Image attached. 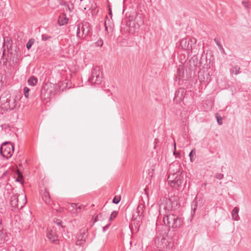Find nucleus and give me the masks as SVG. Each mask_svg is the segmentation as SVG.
Segmentation results:
<instances>
[{"mask_svg": "<svg viewBox=\"0 0 251 251\" xmlns=\"http://www.w3.org/2000/svg\"><path fill=\"white\" fill-rule=\"evenodd\" d=\"M177 198L174 197L166 200L165 203H161L160 205V211L162 208L166 211L165 217L163 218L164 224L170 228H176L179 227L182 224L183 220L181 218L174 214H168L169 211L175 210L178 207Z\"/></svg>", "mask_w": 251, "mask_h": 251, "instance_id": "1", "label": "nucleus"}, {"mask_svg": "<svg viewBox=\"0 0 251 251\" xmlns=\"http://www.w3.org/2000/svg\"><path fill=\"white\" fill-rule=\"evenodd\" d=\"M180 167L177 163L172 164L169 166L167 180L170 186L174 188H178L183 181V176L179 170Z\"/></svg>", "mask_w": 251, "mask_h": 251, "instance_id": "2", "label": "nucleus"}, {"mask_svg": "<svg viewBox=\"0 0 251 251\" xmlns=\"http://www.w3.org/2000/svg\"><path fill=\"white\" fill-rule=\"evenodd\" d=\"M0 101L3 107L6 110H13L16 105V97L11 96L8 92H5L1 95Z\"/></svg>", "mask_w": 251, "mask_h": 251, "instance_id": "3", "label": "nucleus"}, {"mask_svg": "<svg viewBox=\"0 0 251 251\" xmlns=\"http://www.w3.org/2000/svg\"><path fill=\"white\" fill-rule=\"evenodd\" d=\"M11 206L18 209L22 208L26 203V197L25 194H14L10 198Z\"/></svg>", "mask_w": 251, "mask_h": 251, "instance_id": "4", "label": "nucleus"}, {"mask_svg": "<svg viewBox=\"0 0 251 251\" xmlns=\"http://www.w3.org/2000/svg\"><path fill=\"white\" fill-rule=\"evenodd\" d=\"M101 72L99 67H94L91 72V76L88 78L89 82L93 84H99L101 82Z\"/></svg>", "mask_w": 251, "mask_h": 251, "instance_id": "5", "label": "nucleus"}, {"mask_svg": "<svg viewBox=\"0 0 251 251\" xmlns=\"http://www.w3.org/2000/svg\"><path fill=\"white\" fill-rule=\"evenodd\" d=\"M1 154L6 158L10 157L14 152V146L10 142H4L2 144L0 148Z\"/></svg>", "mask_w": 251, "mask_h": 251, "instance_id": "6", "label": "nucleus"}, {"mask_svg": "<svg viewBox=\"0 0 251 251\" xmlns=\"http://www.w3.org/2000/svg\"><path fill=\"white\" fill-rule=\"evenodd\" d=\"M76 36L78 38L83 39L85 38L89 32V29L86 25L78 24L76 25Z\"/></svg>", "mask_w": 251, "mask_h": 251, "instance_id": "7", "label": "nucleus"}, {"mask_svg": "<svg viewBox=\"0 0 251 251\" xmlns=\"http://www.w3.org/2000/svg\"><path fill=\"white\" fill-rule=\"evenodd\" d=\"M145 209V204L142 203H140L132 215V219L137 220L138 217L139 220H140L141 217L143 216V214Z\"/></svg>", "mask_w": 251, "mask_h": 251, "instance_id": "8", "label": "nucleus"}, {"mask_svg": "<svg viewBox=\"0 0 251 251\" xmlns=\"http://www.w3.org/2000/svg\"><path fill=\"white\" fill-rule=\"evenodd\" d=\"M11 235L5 230L0 228V246H2L5 243L10 242Z\"/></svg>", "mask_w": 251, "mask_h": 251, "instance_id": "9", "label": "nucleus"}, {"mask_svg": "<svg viewBox=\"0 0 251 251\" xmlns=\"http://www.w3.org/2000/svg\"><path fill=\"white\" fill-rule=\"evenodd\" d=\"M12 47V40L8 37H3V42L2 45V59H4V56L6 49L8 50Z\"/></svg>", "mask_w": 251, "mask_h": 251, "instance_id": "10", "label": "nucleus"}, {"mask_svg": "<svg viewBox=\"0 0 251 251\" xmlns=\"http://www.w3.org/2000/svg\"><path fill=\"white\" fill-rule=\"evenodd\" d=\"M47 236L50 241L52 243H56V242L58 241V236L54 229H48Z\"/></svg>", "mask_w": 251, "mask_h": 251, "instance_id": "11", "label": "nucleus"}, {"mask_svg": "<svg viewBox=\"0 0 251 251\" xmlns=\"http://www.w3.org/2000/svg\"><path fill=\"white\" fill-rule=\"evenodd\" d=\"M192 42L195 43L196 42V40L195 39H193L187 41L186 39L183 38L181 40L180 45L184 50H189L192 49L191 43Z\"/></svg>", "mask_w": 251, "mask_h": 251, "instance_id": "12", "label": "nucleus"}, {"mask_svg": "<svg viewBox=\"0 0 251 251\" xmlns=\"http://www.w3.org/2000/svg\"><path fill=\"white\" fill-rule=\"evenodd\" d=\"M104 26L105 30L107 32V34L112 31L113 23L112 21L110 19H109L107 16H106L105 19Z\"/></svg>", "mask_w": 251, "mask_h": 251, "instance_id": "13", "label": "nucleus"}, {"mask_svg": "<svg viewBox=\"0 0 251 251\" xmlns=\"http://www.w3.org/2000/svg\"><path fill=\"white\" fill-rule=\"evenodd\" d=\"M185 93L184 89L182 88L178 89L175 93L174 99L176 101L182 100L184 98Z\"/></svg>", "mask_w": 251, "mask_h": 251, "instance_id": "14", "label": "nucleus"}, {"mask_svg": "<svg viewBox=\"0 0 251 251\" xmlns=\"http://www.w3.org/2000/svg\"><path fill=\"white\" fill-rule=\"evenodd\" d=\"M42 199L47 204L50 205L52 203L49 192L46 189L45 190V192L42 194Z\"/></svg>", "mask_w": 251, "mask_h": 251, "instance_id": "15", "label": "nucleus"}, {"mask_svg": "<svg viewBox=\"0 0 251 251\" xmlns=\"http://www.w3.org/2000/svg\"><path fill=\"white\" fill-rule=\"evenodd\" d=\"M87 237L88 234L87 233V230L82 229L80 231L79 233L77 236V240L86 241Z\"/></svg>", "mask_w": 251, "mask_h": 251, "instance_id": "16", "label": "nucleus"}, {"mask_svg": "<svg viewBox=\"0 0 251 251\" xmlns=\"http://www.w3.org/2000/svg\"><path fill=\"white\" fill-rule=\"evenodd\" d=\"M68 19L65 14L59 16L58 19V23L60 25H64L68 23Z\"/></svg>", "mask_w": 251, "mask_h": 251, "instance_id": "17", "label": "nucleus"}, {"mask_svg": "<svg viewBox=\"0 0 251 251\" xmlns=\"http://www.w3.org/2000/svg\"><path fill=\"white\" fill-rule=\"evenodd\" d=\"M239 209L237 207H234L231 212L232 219L234 221H238L240 217L238 215Z\"/></svg>", "mask_w": 251, "mask_h": 251, "instance_id": "18", "label": "nucleus"}, {"mask_svg": "<svg viewBox=\"0 0 251 251\" xmlns=\"http://www.w3.org/2000/svg\"><path fill=\"white\" fill-rule=\"evenodd\" d=\"M230 73L232 74L238 75L241 73L240 67L238 66H233L230 69Z\"/></svg>", "mask_w": 251, "mask_h": 251, "instance_id": "19", "label": "nucleus"}, {"mask_svg": "<svg viewBox=\"0 0 251 251\" xmlns=\"http://www.w3.org/2000/svg\"><path fill=\"white\" fill-rule=\"evenodd\" d=\"M38 82V79L34 76L30 77L28 79V83L30 86H35Z\"/></svg>", "mask_w": 251, "mask_h": 251, "instance_id": "20", "label": "nucleus"}, {"mask_svg": "<svg viewBox=\"0 0 251 251\" xmlns=\"http://www.w3.org/2000/svg\"><path fill=\"white\" fill-rule=\"evenodd\" d=\"M35 42V40L34 39H30L26 45V47L27 49L28 50L30 49L32 46L33 45V44Z\"/></svg>", "mask_w": 251, "mask_h": 251, "instance_id": "21", "label": "nucleus"}, {"mask_svg": "<svg viewBox=\"0 0 251 251\" xmlns=\"http://www.w3.org/2000/svg\"><path fill=\"white\" fill-rule=\"evenodd\" d=\"M214 41L216 43V45L218 46V47L220 50H224V49L222 47V45L221 44L220 40L218 38H215L214 39Z\"/></svg>", "mask_w": 251, "mask_h": 251, "instance_id": "22", "label": "nucleus"}, {"mask_svg": "<svg viewBox=\"0 0 251 251\" xmlns=\"http://www.w3.org/2000/svg\"><path fill=\"white\" fill-rule=\"evenodd\" d=\"M117 215H118V212L117 211H113L112 212L110 217H109V221H112L114 218L116 217Z\"/></svg>", "mask_w": 251, "mask_h": 251, "instance_id": "23", "label": "nucleus"}, {"mask_svg": "<svg viewBox=\"0 0 251 251\" xmlns=\"http://www.w3.org/2000/svg\"><path fill=\"white\" fill-rule=\"evenodd\" d=\"M103 214V213H101L97 215V216L94 219V222H96L99 220H101V217Z\"/></svg>", "mask_w": 251, "mask_h": 251, "instance_id": "24", "label": "nucleus"}, {"mask_svg": "<svg viewBox=\"0 0 251 251\" xmlns=\"http://www.w3.org/2000/svg\"><path fill=\"white\" fill-rule=\"evenodd\" d=\"M121 200L120 197L115 196L112 200V202L114 203L118 204Z\"/></svg>", "mask_w": 251, "mask_h": 251, "instance_id": "25", "label": "nucleus"}, {"mask_svg": "<svg viewBox=\"0 0 251 251\" xmlns=\"http://www.w3.org/2000/svg\"><path fill=\"white\" fill-rule=\"evenodd\" d=\"M216 119L217 122L219 125H222L223 124V118L221 117H219L217 115V114H216Z\"/></svg>", "mask_w": 251, "mask_h": 251, "instance_id": "26", "label": "nucleus"}, {"mask_svg": "<svg viewBox=\"0 0 251 251\" xmlns=\"http://www.w3.org/2000/svg\"><path fill=\"white\" fill-rule=\"evenodd\" d=\"M29 91V89L26 87H25L24 88V95H25V96L26 98H27L28 96Z\"/></svg>", "mask_w": 251, "mask_h": 251, "instance_id": "27", "label": "nucleus"}, {"mask_svg": "<svg viewBox=\"0 0 251 251\" xmlns=\"http://www.w3.org/2000/svg\"><path fill=\"white\" fill-rule=\"evenodd\" d=\"M194 154H195V151L194 150H193L191 151V152H190V153L189 154V156L190 159V161L191 162L193 161V157L194 156Z\"/></svg>", "mask_w": 251, "mask_h": 251, "instance_id": "28", "label": "nucleus"}, {"mask_svg": "<svg viewBox=\"0 0 251 251\" xmlns=\"http://www.w3.org/2000/svg\"><path fill=\"white\" fill-rule=\"evenodd\" d=\"M86 241L77 240L75 243L76 246H82Z\"/></svg>", "mask_w": 251, "mask_h": 251, "instance_id": "29", "label": "nucleus"}, {"mask_svg": "<svg viewBox=\"0 0 251 251\" xmlns=\"http://www.w3.org/2000/svg\"><path fill=\"white\" fill-rule=\"evenodd\" d=\"M242 4L244 5L245 8L247 9L249 8V2L246 1L245 0L242 1Z\"/></svg>", "mask_w": 251, "mask_h": 251, "instance_id": "30", "label": "nucleus"}, {"mask_svg": "<svg viewBox=\"0 0 251 251\" xmlns=\"http://www.w3.org/2000/svg\"><path fill=\"white\" fill-rule=\"evenodd\" d=\"M215 177L221 180L224 177V175L221 173H217L215 175Z\"/></svg>", "mask_w": 251, "mask_h": 251, "instance_id": "31", "label": "nucleus"}, {"mask_svg": "<svg viewBox=\"0 0 251 251\" xmlns=\"http://www.w3.org/2000/svg\"><path fill=\"white\" fill-rule=\"evenodd\" d=\"M50 38V36H47V35H45V34H43L42 35V40L43 41H46V40H48Z\"/></svg>", "mask_w": 251, "mask_h": 251, "instance_id": "32", "label": "nucleus"}, {"mask_svg": "<svg viewBox=\"0 0 251 251\" xmlns=\"http://www.w3.org/2000/svg\"><path fill=\"white\" fill-rule=\"evenodd\" d=\"M173 244L171 242H169L168 245L166 248L168 249V250H171L173 248Z\"/></svg>", "mask_w": 251, "mask_h": 251, "instance_id": "33", "label": "nucleus"}, {"mask_svg": "<svg viewBox=\"0 0 251 251\" xmlns=\"http://www.w3.org/2000/svg\"><path fill=\"white\" fill-rule=\"evenodd\" d=\"M197 204L195 203L194 207H192V213H191V214L192 215H193L194 214V213H195L196 210L197 209Z\"/></svg>", "mask_w": 251, "mask_h": 251, "instance_id": "34", "label": "nucleus"}, {"mask_svg": "<svg viewBox=\"0 0 251 251\" xmlns=\"http://www.w3.org/2000/svg\"><path fill=\"white\" fill-rule=\"evenodd\" d=\"M18 178H17L16 179V181H20V179H22V177H23V176L22 175V174L20 173V172H18Z\"/></svg>", "mask_w": 251, "mask_h": 251, "instance_id": "35", "label": "nucleus"}, {"mask_svg": "<svg viewBox=\"0 0 251 251\" xmlns=\"http://www.w3.org/2000/svg\"><path fill=\"white\" fill-rule=\"evenodd\" d=\"M76 206H77V204L75 203H72L70 204V207L72 208L73 209H76Z\"/></svg>", "mask_w": 251, "mask_h": 251, "instance_id": "36", "label": "nucleus"}, {"mask_svg": "<svg viewBox=\"0 0 251 251\" xmlns=\"http://www.w3.org/2000/svg\"><path fill=\"white\" fill-rule=\"evenodd\" d=\"M97 43L98 46H102L103 45V41L102 40H99L97 41Z\"/></svg>", "mask_w": 251, "mask_h": 251, "instance_id": "37", "label": "nucleus"}, {"mask_svg": "<svg viewBox=\"0 0 251 251\" xmlns=\"http://www.w3.org/2000/svg\"><path fill=\"white\" fill-rule=\"evenodd\" d=\"M83 206V205H80L78 207L76 206V212H78Z\"/></svg>", "mask_w": 251, "mask_h": 251, "instance_id": "38", "label": "nucleus"}, {"mask_svg": "<svg viewBox=\"0 0 251 251\" xmlns=\"http://www.w3.org/2000/svg\"><path fill=\"white\" fill-rule=\"evenodd\" d=\"M56 224L58 226H59L61 224V221H60L59 220H56Z\"/></svg>", "mask_w": 251, "mask_h": 251, "instance_id": "39", "label": "nucleus"}, {"mask_svg": "<svg viewBox=\"0 0 251 251\" xmlns=\"http://www.w3.org/2000/svg\"><path fill=\"white\" fill-rule=\"evenodd\" d=\"M108 227V225H106L103 227V231L104 232L106 230V229Z\"/></svg>", "mask_w": 251, "mask_h": 251, "instance_id": "40", "label": "nucleus"}, {"mask_svg": "<svg viewBox=\"0 0 251 251\" xmlns=\"http://www.w3.org/2000/svg\"><path fill=\"white\" fill-rule=\"evenodd\" d=\"M180 72H181V70L180 68H179L178 70V72H177V75H179V76H180Z\"/></svg>", "mask_w": 251, "mask_h": 251, "instance_id": "41", "label": "nucleus"}, {"mask_svg": "<svg viewBox=\"0 0 251 251\" xmlns=\"http://www.w3.org/2000/svg\"><path fill=\"white\" fill-rule=\"evenodd\" d=\"M210 63H211V61H210V60H209V62H208L209 64H207V67H209V68H210Z\"/></svg>", "mask_w": 251, "mask_h": 251, "instance_id": "42", "label": "nucleus"}, {"mask_svg": "<svg viewBox=\"0 0 251 251\" xmlns=\"http://www.w3.org/2000/svg\"><path fill=\"white\" fill-rule=\"evenodd\" d=\"M165 238H162V239H161V241L162 242H164L165 241Z\"/></svg>", "mask_w": 251, "mask_h": 251, "instance_id": "43", "label": "nucleus"}, {"mask_svg": "<svg viewBox=\"0 0 251 251\" xmlns=\"http://www.w3.org/2000/svg\"><path fill=\"white\" fill-rule=\"evenodd\" d=\"M109 14L112 16V11L110 9L109 10Z\"/></svg>", "mask_w": 251, "mask_h": 251, "instance_id": "44", "label": "nucleus"}, {"mask_svg": "<svg viewBox=\"0 0 251 251\" xmlns=\"http://www.w3.org/2000/svg\"><path fill=\"white\" fill-rule=\"evenodd\" d=\"M206 63H208V59H206Z\"/></svg>", "mask_w": 251, "mask_h": 251, "instance_id": "45", "label": "nucleus"}, {"mask_svg": "<svg viewBox=\"0 0 251 251\" xmlns=\"http://www.w3.org/2000/svg\"><path fill=\"white\" fill-rule=\"evenodd\" d=\"M174 145H175V149H176V144L175 143L174 144Z\"/></svg>", "mask_w": 251, "mask_h": 251, "instance_id": "46", "label": "nucleus"}, {"mask_svg": "<svg viewBox=\"0 0 251 251\" xmlns=\"http://www.w3.org/2000/svg\"><path fill=\"white\" fill-rule=\"evenodd\" d=\"M174 154H176V152H175V151H174Z\"/></svg>", "mask_w": 251, "mask_h": 251, "instance_id": "47", "label": "nucleus"}]
</instances>
